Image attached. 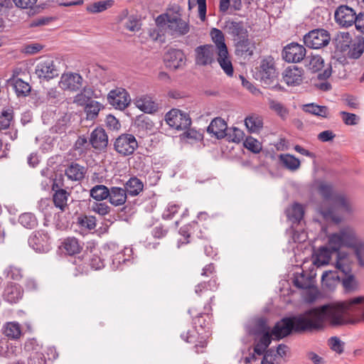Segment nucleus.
Returning <instances> with one entry per match:
<instances>
[{
  "instance_id": "1",
  "label": "nucleus",
  "mask_w": 364,
  "mask_h": 364,
  "mask_svg": "<svg viewBox=\"0 0 364 364\" xmlns=\"http://www.w3.org/2000/svg\"><path fill=\"white\" fill-rule=\"evenodd\" d=\"M305 316L284 317L274 326L272 333L279 341L293 333L321 330L328 325L338 328L364 322V296L329 302L305 311Z\"/></svg>"
},
{
  "instance_id": "2",
  "label": "nucleus",
  "mask_w": 364,
  "mask_h": 364,
  "mask_svg": "<svg viewBox=\"0 0 364 364\" xmlns=\"http://www.w3.org/2000/svg\"><path fill=\"white\" fill-rule=\"evenodd\" d=\"M215 296L210 298L209 302L204 306V309L207 311L196 314L195 316L194 309H188V312L192 317L193 330L182 333L181 338L186 343L193 344L194 351L199 354L203 353L207 348L208 338L211 335V325L213 323V314L211 304Z\"/></svg>"
},
{
  "instance_id": "3",
  "label": "nucleus",
  "mask_w": 364,
  "mask_h": 364,
  "mask_svg": "<svg viewBox=\"0 0 364 364\" xmlns=\"http://www.w3.org/2000/svg\"><path fill=\"white\" fill-rule=\"evenodd\" d=\"M318 191L323 198L325 200H331L333 206L328 208H321V214L325 219H331L336 223H341L342 218L336 215L334 208L343 212L350 213V205L346 196L344 194L334 193L333 186L325 183L319 184Z\"/></svg>"
},
{
  "instance_id": "4",
  "label": "nucleus",
  "mask_w": 364,
  "mask_h": 364,
  "mask_svg": "<svg viewBox=\"0 0 364 364\" xmlns=\"http://www.w3.org/2000/svg\"><path fill=\"white\" fill-rule=\"evenodd\" d=\"M259 75L260 82L266 87L279 91L284 90L278 82V72L275 68V61L271 55L267 56L261 60Z\"/></svg>"
},
{
  "instance_id": "5",
  "label": "nucleus",
  "mask_w": 364,
  "mask_h": 364,
  "mask_svg": "<svg viewBox=\"0 0 364 364\" xmlns=\"http://www.w3.org/2000/svg\"><path fill=\"white\" fill-rule=\"evenodd\" d=\"M104 255L109 257L112 260L111 268L113 270L119 269L122 264L129 262L133 257V250L124 247L119 250V247L114 242L106 244L102 249Z\"/></svg>"
},
{
  "instance_id": "6",
  "label": "nucleus",
  "mask_w": 364,
  "mask_h": 364,
  "mask_svg": "<svg viewBox=\"0 0 364 364\" xmlns=\"http://www.w3.org/2000/svg\"><path fill=\"white\" fill-rule=\"evenodd\" d=\"M181 7L178 4L170 5L166 12L168 26L173 33L183 36L189 32V25L181 18Z\"/></svg>"
},
{
  "instance_id": "7",
  "label": "nucleus",
  "mask_w": 364,
  "mask_h": 364,
  "mask_svg": "<svg viewBox=\"0 0 364 364\" xmlns=\"http://www.w3.org/2000/svg\"><path fill=\"white\" fill-rule=\"evenodd\" d=\"M203 225V223L200 224L198 221L193 220L182 226L179 229L178 233L183 237V240H179L178 241V247L190 243V237L191 235H196V237L199 239L208 240L210 238L209 235L200 229V227Z\"/></svg>"
},
{
  "instance_id": "8",
  "label": "nucleus",
  "mask_w": 364,
  "mask_h": 364,
  "mask_svg": "<svg viewBox=\"0 0 364 364\" xmlns=\"http://www.w3.org/2000/svg\"><path fill=\"white\" fill-rule=\"evenodd\" d=\"M330 41V33L323 28L311 30L304 36L305 46L311 49L323 48L329 43Z\"/></svg>"
},
{
  "instance_id": "9",
  "label": "nucleus",
  "mask_w": 364,
  "mask_h": 364,
  "mask_svg": "<svg viewBox=\"0 0 364 364\" xmlns=\"http://www.w3.org/2000/svg\"><path fill=\"white\" fill-rule=\"evenodd\" d=\"M137 148V140L132 134H122L114 142V149L122 156L133 154Z\"/></svg>"
},
{
  "instance_id": "10",
  "label": "nucleus",
  "mask_w": 364,
  "mask_h": 364,
  "mask_svg": "<svg viewBox=\"0 0 364 364\" xmlns=\"http://www.w3.org/2000/svg\"><path fill=\"white\" fill-rule=\"evenodd\" d=\"M166 123L176 130H185L191 124L189 114L177 109H172L166 114Z\"/></svg>"
},
{
  "instance_id": "11",
  "label": "nucleus",
  "mask_w": 364,
  "mask_h": 364,
  "mask_svg": "<svg viewBox=\"0 0 364 364\" xmlns=\"http://www.w3.org/2000/svg\"><path fill=\"white\" fill-rule=\"evenodd\" d=\"M195 62L200 66L211 65L215 62L217 53L215 47L212 44L201 45L195 48Z\"/></svg>"
},
{
  "instance_id": "12",
  "label": "nucleus",
  "mask_w": 364,
  "mask_h": 364,
  "mask_svg": "<svg viewBox=\"0 0 364 364\" xmlns=\"http://www.w3.org/2000/svg\"><path fill=\"white\" fill-rule=\"evenodd\" d=\"M223 29L234 42L249 37L247 28L242 21L228 19L225 22Z\"/></svg>"
},
{
  "instance_id": "13",
  "label": "nucleus",
  "mask_w": 364,
  "mask_h": 364,
  "mask_svg": "<svg viewBox=\"0 0 364 364\" xmlns=\"http://www.w3.org/2000/svg\"><path fill=\"white\" fill-rule=\"evenodd\" d=\"M306 48L298 43H290L282 50V55L287 63H299L305 58Z\"/></svg>"
},
{
  "instance_id": "14",
  "label": "nucleus",
  "mask_w": 364,
  "mask_h": 364,
  "mask_svg": "<svg viewBox=\"0 0 364 364\" xmlns=\"http://www.w3.org/2000/svg\"><path fill=\"white\" fill-rule=\"evenodd\" d=\"M28 243L35 251L46 252L50 249V236L43 230L35 231L29 236Z\"/></svg>"
},
{
  "instance_id": "15",
  "label": "nucleus",
  "mask_w": 364,
  "mask_h": 364,
  "mask_svg": "<svg viewBox=\"0 0 364 364\" xmlns=\"http://www.w3.org/2000/svg\"><path fill=\"white\" fill-rule=\"evenodd\" d=\"M356 15L355 11L351 7L341 5L336 9L334 17L337 23L348 28L353 24L356 20Z\"/></svg>"
},
{
  "instance_id": "16",
  "label": "nucleus",
  "mask_w": 364,
  "mask_h": 364,
  "mask_svg": "<svg viewBox=\"0 0 364 364\" xmlns=\"http://www.w3.org/2000/svg\"><path fill=\"white\" fill-rule=\"evenodd\" d=\"M36 74L40 79L49 80L58 76V70L51 59H46L39 62L35 70Z\"/></svg>"
},
{
  "instance_id": "17",
  "label": "nucleus",
  "mask_w": 364,
  "mask_h": 364,
  "mask_svg": "<svg viewBox=\"0 0 364 364\" xmlns=\"http://www.w3.org/2000/svg\"><path fill=\"white\" fill-rule=\"evenodd\" d=\"M107 100L111 105L119 109H124L130 102L129 94L123 88L111 90L107 95Z\"/></svg>"
},
{
  "instance_id": "18",
  "label": "nucleus",
  "mask_w": 364,
  "mask_h": 364,
  "mask_svg": "<svg viewBox=\"0 0 364 364\" xmlns=\"http://www.w3.org/2000/svg\"><path fill=\"white\" fill-rule=\"evenodd\" d=\"M89 141L94 149L102 151L107 147L108 136L103 128L97 127L90 133Z\"/></svg>"
},
{
  "instance_id": "19",
  "label": "nucleus",
  "mask_w": 364,
  "mask_h": 364,
  "mask_svg": "<svg viewBox=\"0 0 364 364\" xmlns=\"http://www.w3.org/2000/svg\"><path fill=\"white\" fill-rule=\"evenodd\" d=\"M304 70L296 65L287 67L282 73L283 80L288 86H298L304 79Z\"/></svg>"
},
{
  "instance_id": "20",
  "label": "nucleus",
  "mask_w": 364,
  "mask_h": 364,
  "mask_svg": "<svg viewBox=\"0 0 364 364\" xmlns=\"http://www.w3.org/2000/svg\"><path fill=\"white\" fill-rule=\"evenodd\" d=\"M52 191H53L52 199L55 207L61 212L65 211L68 206V200L70 193L65 189L60 188L55 180L52 184Z\"/></svg>"
},
{
  "instance_id": "21",
  "label": "nucleus",
  "mask_w": 364,
  "mask_h": 364,
  "mask_svg": "<svg viewBox=\"0 0 364 364\" xmlns=\"http://www.w3.org/2000/svg\"><path fill=\"white\" fill-rule=\"evenodd\" d=\"M186 55L182 50L170 48L165 54L166 65L173 69H178L186 64Z\"/></svg>"
},
{
  "instance_id": "22",
  "label": "nucleus",
  "mask_w": 364,
  "mask_h": 364,
  "mask_svg": "<svg viewBox=\"0 0 364 364\" xmlns=\"http://www.w3.org/2000/svg\"><path fill=\"white\" fill-rule=\"evenodd\" d=\"M235 43V54L240 57H252L256 48L255 42L246 37Z\"/></svg>"
},
{
  "instance_id": "23",
  "label": "nucleus",
  "mask_w": 364,
  "mask_h": 364,
  "mask_svg": "<svg viewBox=\"0 0 364 364\" xmlns=\"http://www.w3.org/2000/svg\"><path fill=\"white\" fill-rule=\"evenodd\" d=\"M60 84L64 90L77 91L82 87V77L77 73L64 74L61 77Z\"/></svg>"
},
{
  "instance_id": "24",
  "label": "nucleus",
  "mask_w": 364,
  "mask_h": 364,
  "mask_svg": "<svg viewBox=\"0 0 364 364\" xmlns=\"http://www.w3.org/2000/svg\"><path fill=\"white\" fill-rule=\"evenodd\" d=\"M23 294L22 287L17 284L9 283L3 292V298L9 304H16L21 299Z\"/></svg>"
},
{
  "instance_id": "25",
  "label": "nucleus",
  "mask_w": 364,
  "mask_h": 364,
  "mask_svg": "<svg viewBox=\"0 0 364 364\" xmlns=\"http://www.w3.org/2000/svg\"><path fill=\"white\" fill-rule=\"evenodd\" d=\"M227 130V123L221 117H215L213 119L207 129L208 133L213 134L218 139H223L228 136Z\"/></svg>"
},
{
  "instance_id": "26",
  "label": "nucleus",
  "mask_w": 364,
  "mask_h": 364,
  "mask_svg": "<svg viewBox=\"0 0 364 364\" xmlns=\"http://www.w3.org/2000/svg\"><path fill=\"white\" fill-rule=\"evenodd\" d=\"M340 232L342 237L343 246L353 248L354 250L360 245L364 244V241L363 240L357 238L355 232L353 230L348 228L341 230Z\"/></svg>"
},
{
  "instance_id": "27",
  "label": "nucleus",
  "mask_w": 364,
  "mask_h": 364,
  "mask_svg": "<svg viewBox=\"0 0 364 364\" xmlns=\"http://www.w3.org/2000/svg\"><path fill=\"white\" fill-rule=\"evenodd\" d=\"M136 107L142 112L152 114L159 109L158 104L149 95H141L136 99Z\"/></svg>"
},
{
  "instance_id": "28",
  "label": "nucleus",
  "mask_w": 364,
  "mask_h": 364,
  "mask_svg": "<svg viewBox=\"0 0 364 364\" xmlns=\"http://www.w3.org/2000/svg\"><path fill=\"white\" fill-rule=\"evenodd\" d=\"M109 196L108 197L109 203L114 206L122 205L126 203L127 194L124 188L112 186L109 188Z\"/></svg>"
},
{
  "instance_id": "29",
  "label": "nucleus",
  "mask_w": 364,
  "mask_h": 364,
  "mask_svg": "<svg viewBox=\"0 0 364 364\" xmlns=\"http://www.w3.org/2000/svg\"><path fill=\"white\" fill-rule=\"evenodd\" d=\"M216 60L224 73L228 76L232 77L234 74V68L228 50L217 52Z\"/></svg>"
},
{
  "instance_id": "30",
  "label": "nucleus",
  "mask_w": 364,
  "mask_h": 364,
  "mask_svg": "<svg viewBox=\"0 0 364 364\" xmlns=\"http://www.w3.org/2000/svg\"><path fill=\"white\" fill-rule=\"evenodd\" d=\"M60 248L68 255H75L79 254L82 246L80 241L75 237H67L61 243Z\"/></svg>"
},
{
  "instance_id": "31",
  "label": "nucleus",
  "mask_w": 364,
  "mask_h": 364,
  "mask_svg": "<svg viewBox=\"0 0 364 364\" xmlns=\"http://www.w3.org/2000/svg\"><path fill=\"white\" fill-rule=\"evenodd\" d=\"M127 196H136L144 189L143 182L136 176H132L124 184Z\"/></svg>"
},
{
  "instance_id": "32",
  "label": "nucleus",
  "mask_w": 364,
  "mask_h": 364,
  "mask_svg": "<svg viewBox=\"0 0 364 364\" xmlns=\"http://www.w3.org/2000/svg\"><path fill=\"white\" fill-rule=\"evenodd\" d=\"M364 52V38L361 36H356L350 43L348 55L352 59H358Z\"/></svg>"
},
{
  "instance_id": "33",
  "label": "nucleus",
  "mask_w": 364,
  "mask_h": 364,
  "mask_svg": "<svg viewBox=\"0 0 364 364\" xmlns=\"http://www.w3.org/2000/svg\"><path fill=\"white\" fill-rule=\"evenodd\" d=\"M85 173V168L77 163H72L65 169V175L67 176V177L69 179L75 181H79L83 179Z\"/></svg>"
},
{
  "instance_id": "34",
  "label": "nucleus",
  "mask_w": 364,
  "mask_h": 364,
  "mask_svg": "<svg viewBox=\"0 0 364 364\" xmlns=\"http://www.w3.org/2000/svg\"><path fill=\"white\" fill-rule=\"evenodd\" d=\"M352 40L351 36L348 32H341L333 39V43L337 50L341 52H346L350 48Z\"/></svg>"
},
{
  "instance_id": "35",
  "label": "nucleus",
  "mask_w": 364,
  "mask_h": 364,
  "mask_svg": "<svg viewBox=\"0 0 364 364\" xmlns=\"http://www.w3.org/2000/svg\"><path fill=\"white\" fill-rule=\"evenodd\" d=\"M18 97H26L31 92V85L21 78L14 77L9 80Z\"/></svg>"
},
{
  "instance_id": "36",
  "label": "nucleus",
  "mask_w": 364,
  "mask_h": 364,
  "mask_svg": "<svg viewBox=\"0 0 364 364\" xmlns=\"http://www.w3.org/2000/svg\"><path fill=\"white\" fill-rule=\"evenodd\" d=\"M304 60L305 66L313 73L321 70L323 68L324 60L318 55L307 56Z\"/></svg>"
},
{
  "instance_id": "37",
  "label": "nucleus",
  "mask_w": 364,
  "mask_h": 364,
  "mask_svg": "<svg viewBox=\"0 0 364 364\" xmlns=\"http://www.w3.org/2000/svg\"><path fill=\"white\" fill-rule=\"evenodd\" d=\"M333 252H334L328 247H320L314 261V264L318 267L328 264Z\"/></svg>"
},
{
  "instance_id": "38",
  "label": "nucleus",
  "mask_w": 364,
  "mask_h": 364,
  "mask_svg": "<svg viewBox=\"0 0 364 364\" xmlns=\"http://www.w3.org/2000/svg\"><path fill=\"white\" fill-rule=\"evenodd\" d=\"M89 258V264L92 269L100 270L105 267V259L102 257L104 255V252L94 248L93 251L91 250Z\"/></svg>"
},
{
  "instance_id": "39",
  "label": "nucleus",
  "mask_w": 364,
  "mask_h": 364,
  "mask_svg": "<svg viewBox=\"0 0 364 364\" xmlns=\"http://www.w3.org/2000/svg\"><path fill=\"white\" fill-rule=\"evenodd\" d=\"M245 124L250 132L259 133L263 127V120L259 116L251 115L245 118Z\"/></svg>"
},
{
  "instance_id": "40",
  "label": "nucleus",
  "mask_w": 364,
  "mask_h": 364,
  "mask_svg": "<svg viewBox=\"0 0 364 364\" xmlns=\"http://www.w3.org/2000/svg\"><path fill=\"white\" fill-rule=\"evenodd\" d=\"M303 110L313 115L327 118L329 114L326 106L318 105L315 103H309L304 105Z\"/></svg>"
},
{
  "instance_id": "41",
  "label": "nucleus",
  "mask_w": 364,
  "mask_h": 364,
  "mask_svg": "<svg viewBox=\"0 0 364 364\" xmlns=\"http://www.w3.org/2000/svg\"><path fill=\"white\" fill-rule=\"evenodd\" d=\"M288 218L293 223H299L304 215L303 206L299 203H294L291 208L286 210Z\"/></svg>"
},
{
  "instance_id": "42",
  "label": "nucleus",
  "mask_w": 364,
  "mask_h": 364,
  "mask_svg": "<svg viewBox=\"0 0 364 364\" xmlns=\"http://www.w3.org/2000/svg\"><path fill=\"white\" fill-rule=\"evenodd\" d=\"M211 38L217 52L228 50V47L225 42V36L223 33L218 28H213L210 31Z\"/></svg>"
},
{
  "instance_id": "43",
  "label": "nucleus",
  "mask_w": 364,
  "mask_h": 364,
  "mask_svg": "<svg viewBox=\"0 0 364 364\" xmlns=\"http://www.w3.org/2000/svg\"><path fill=\"white\" fill-rule=\"evenodd\" d=\"M96 222L93 215H80L77 218L76 224L82 230H92L96 228Z\"/></svg>"
},
{
  "instance_id": "44",
  "label": "nucleus",
  "mask_w": 364,
  "mask_h": 364,
  "mask_svg": "<svg viewBox=\"0 0 364 364\" xmlns=\"http://www.w3.org/2000/svg\"><path fill=\"white\" fill-rule=\"evenodd\" d=\"M279 161L284 167L291 171L298 169L301 164L299 159L289 154H281Z\"/></svg>"
},
{
  "instance_id": "45",
  "label": "nucleus",
  "mask_w": 364,
  "mask_h": 364,
  "mask_svg": "<svg viewBox=\"0 0 364 364\" xmlns=\"http://www.w3.org/2000/svg\"><path fill=\"white\" fill-rule=\"evenodd\" d=\"M109 193V188L105 185H96L90 191V196L97 201L107 199Z\"/></svg>"
},
{
  "instance_id": "46",
  "label": "nucleus",
  "mask_w": 364,
  "mask_h": 364,
  "mask_svg": "<svg viewBox=\"0 0 364 364\" xmlns=\"http://www.w3.org/2000/svg\"><path fill=\"white\" fill-rule=\"evenodd\" d=\"M18 223L27 229H34L38 226V220L32 213H23L18 217Z\"/></svg>"
},
{
  "instance_id": "47",
  "label": "nucleus",
  "mask_w": 364,
  "mask_h": 364,
  "mask_svg": "<svg viewBox=\"0 0 364 364\" xmlns=\"http://www.w3.org/2000/svg\"><path fill=\"white\" fill-rule=\"evenodd\" d=\"M14 112L13 109H3L0 112V131L9 129L11 122L14 121Z\"/></svg>"
},
{
  "instance_id": "48",
  "label": "nucleus",
  "mask_w": 364,
  "mask_h": 364,
  "mask_svg": "<svg viewBox=\"0 0 364 364\" xmlns=\"http://www.w3.org/2000/svg\"><path fill=\"white\" fill-rule=\"evenodd\" d=\"M113 4V0L100 1L87 6V11L92 14L100 13L110 8Z\"/></svg>"
},
{
  "instance_id": "49",
  "label": "nucleus",
  "mask_w": 364,
  "mask_h": 364,
  "mask_svg": "<svg viewBox=\"0 0 364 364\" xmlns=\"http://www.w3.org/2000/svg\"><path fill=\"white\" fill-rule=\"evenodd\" d=\"M4 333L9 338H18L21 334L20 325L16 322L7 323L4 327Z\"/></svg>"
},
{
  "instance_id": "50",
  "label": "nucleus",
  "mask_w": 364,
  "mask_h": 364,
  "mask_svg": "<svg viewBox=\"0 0 364 364\" xmlns=\"http://www.w3.org/2000/svg\"><path fill=\"white\" fill-rule=\"evenodd\" d=\"M218 287V278L213 277L208 282H203L197 284L195 287V292L198 296H201V288H208L209 291H215Z\"/></svg>"
},
{
  "instance_id": "51",
  "label": "nucleus",
  "mask_w": 364,
  "mask_h": 364,
  "mask_svg": "<svg viewBox=\"0 0 364 364\" xmlns=\"http://www.w3.org/2000/svg\"><path fill=\"white\" fill-rule=\"evenodd\" d=\"M101 107L102 105L100 102L91 100L85 107L86 119L90 120L95 119L97 117Z\"/></svg>"
},
{
  "instance_id": "52",
  "label": "nucleus",
  "mask_w": 364,
  "mask_h": 364,
  "mask_svg": "<svg viewBox=\"0 0 364 364\" xmlns=\"http://www.w3.org/2000/svg\"><path fill=\"white\" fill-rule=\"evenodd\" d=\"M328 246L331 250L338 254V257L340 258L339 250L343 246L341 232L332 234L329 237Z\"/></svg>"
},
{
  "instance_id": "53",
  "label": "nucleus",
  "mask_w": 364,
  "mask_h": 364,
  "mask_svg": "<svg viewBox=\"0 0 364 364\" xmlns=\"http://www.w3.org/2000/svg\"><path fill=\"white\" fill-rule=\"evenodd\" d=\"M342 284L345 291L347 293L353 292L358 288V282L353 274L342 277Z\"/></svg>"
},
{
  "instance_id": "54",
  "label": "nucleus",
  "mask_w": 364,
  "mask_h": 364,
  "mask_svg": "<svg viewBox=\"0 0 364 364\" xmlns=\"http://www.w3.org/2000/svg\"><path fill=\"white\" fill-rule=\"evenodd\" d=\"M4 274L7 279L19 281L23 278V270L15 265H9L4 269Z\"/></svg>"
},
{
  "instance_id": "55",
  "label": "nucleus",
  "mask_w": 364,
  "mask_h": 364,
  "mask_svg": "<svg viewBox=\"0 0 364 364\" xmlns=\"http://www.w3.org/2000/svg\"><path fill=\"white\" fill-rule=\"evenodd\" d=\"M269 105V108L275 112L281 118L283 119L287 118L289 111L282 103L274 100H270Z\"/></svg>"
},
{
  "instance_id": "56",
  "label": "nucleus",
  "mask_w": 364,
  "mask_h": 364,
  "mask_svg": "<svg viewBox=\"0 0 364 364\" xmlns=\"http://www.w3.org/2000/svg\"><path fill=\"white\" fill-rule=\"evenodd\" d=\"M266 331H270L266 318H259L257 319L252 329V334L255 336H259V335L264 333Z\"/></svg>"
},
{
  "instance_id": "57",
  "label": "nucleus",
  "mask_w": 364,
  "mask_h": 364,
  "mask_svg": "<svg viewBox=\"0 0 364 364\" xmlns=\"http://www.w3.org/2000/svg\"><path fill=\"white\" fill-rule=\"evenodd\" d=\"M169 232V228L162 223L153 227L151 230V235L154 239L162 240L165 238Z\"/></svg>"
},
{
  "instance_id": "58",
  "label": "nucleus",
  "mask_w": 364,
  "mask_h": 364,
  "mask_svg": "<svg viewBox=\"0 0 364 364\" xmlns=\"http://www.w3.org/2000/svg\"><path fill=\"white\" fill-rule=\"evenodd\" d=\"M243 146L254 154H258L262 150L261 143L252 136H247L243 142Z\"/></svg>"
},
{
  "instance_id": "59",
  "label": "nucleus",
  "mask_w": 364,
  "mask_h": 364,
  "mask_svg": "<svg viewBox=\"0 0 364 364\" xmlns=\"http://www.w3.org/2000/svg\"><path fill=\"white\" fill-rule=\"evenodd\" d=\"M335 277L331 272H324L321 277V284L323 289L333 290L335 288Z\"/></svg>"
},
{
  "instance_id": "60",
  "label": "nucleus",
  "mask_w": 364,
  "mask_h": 364,
  "mask_svg": "<svg viewBox=\"0 0 364 364\" xmlns=\"http://www.w3.org/2000/svg\"><path fill=\"white\" fill-rule=\"evenodd\" d=\"M90 146L89 138L85 136V135L79 136L74 144V149L78 151L80 153H85L88 149H90L89 146Z\"/></svg>"
},
{
  "instance_id": "61",
  "label": "nucleus",
  "mask_w": 364,
  "mask_h": 364,
  "mask_svg": "<svg viewBox=\"0 0 364 364\" xmlns=\"http://www.w3.org/2000/svg\"><path fill=\"white\" fill-rule=\"evenodd\" d=\"M293 283L296 287L300 289H307L310 287V282L303 272L299 275H295Z\"/></svg>"
},
{
  "instance_id": "62",
  "label": "nucleus",
  "mask_w": 364,
  "mask_h": 364,
  "mask_svg": "<svg viewBox=\"0 0 364 364\" xmlns=\"http://www.w3.org/2000/svg\"><path fill=\"white\" fill-rule=\"evenodd\" d=\"M328 345L331 349L338 354H341L344 351V343L336 336H333L329 338Z\"/></svg>"
},
{
  "instance_id": "63",
  "label": "nucleus",
  "mask_w": 364,
  "mask_h": 364,
  "mask_svg": "<svg viewBox=\"0 0 364 364\" xmlns=\"http://www.w3.org/2000/svg\"><path fill=\"white\" fill-rule=\"evenodd\" d=\"M180 205L173 203H169L162 213V218L164 220H171L178 212Z\"/></svg>"
},
{
  "instance_id": "64",
  "label": "nucleus",
  "mask_w": 364,
  "mask_h": 364,
  "mask_svg": "<svg viewBox=\"0 0 364 364\" xmlns=\"http://www.w3.org/2000/svg\"><path fill=\"white\" fill-rule=\"evenodd\" d=\"M46 358L41 351L33 352L28 358V364H46Z\"/></svg>"
}]
</instances>
